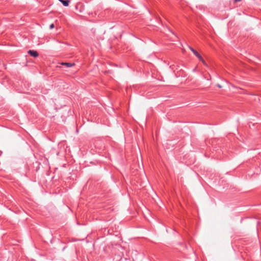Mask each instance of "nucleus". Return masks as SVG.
<instances>
[{
	"mask_svg": "<svg viewBox=\"0 0 261 261\" xmlns=\"http://www.w3.org/2000/svg\"><path fill=\"white\" fill-rule=\"evenodd\" d=\"M189 47L190 49L193 53V54L197 57V58L199 60V61L202 62V63L203 64V65L207 66V65L206 63L205 62V61L203 60L202 56L195 49H194L192 47L189 46Z\"/></svg>",
	"mask_w": 261,
	"mask_h": 261,
	"instance_id": "1",
	"label": "nucleus"
},
{
	"mask_svg": "<svg viewBox=\"0 0 261 261\" xmlns=\"http://www.w3.org/2000/svg\"><path fill=\"white\" fill-rule=\"evenodd\" d=\"M28 53L31 56L35 58L39 56V54L38 52L34 50H29Z\"/></svg>",
	"mask_w": 261,
	"mask_h": 261,
	"instance_id": "2",
	"label": "nucleus"
},
{
	"mask_svg": "<svg viewBox=\"0 0 261 261\" xmlns=\"http://www.w3.org/2000/svg\"><path fill=\"white\" fill-rule=\"evenodd\" d=\"M62 65L65 66L67 67H71L74 66V63H67V62H62L60 63Z\"/></svg>",
	"mask_w": 261,
	"mask_h": 261,
	"instance_id": "3",
	"label": "nucleus"
},
{
	"mask_svg": "<svg viewBox=\"0 0 261 261\" xmlns=\"http://www.w3.org/2000/svg\"><path fill=\"white\" fill-rule=\"evenodd\" d=\"M65 7L69 5L70 1L69 0H59Z\"/></svg>",
	"mask_w": 261,
	"mask_h": 261,
	"instance_id": "4",
	"label": "nucleus"
},
{
	"mask_svg": "<svg viewBox=\"0 0 261 261\" xmlns=\"http://www.w3.org/2000/svg\"><path fill=\"white\" fill-rule=\"evenodd\" d=\"M55 27V25L53 23H51L50 25H49V28L50 29H52L53 28H54Z\"/></svg>",
	"mask_w": 261,
	"mask_h": 261,
	"instance_id": "5",
	"label": "nucleus"
},
{
	"mask_svg": "<svg viewBox=\"0 0 261 261\" xmlns=\"http://www.w3.org/2000/svg\"><path fill=\"white\" fill-rule=\"evenodd\" d=\"M217 86L220 88H221V86L220 84H217Z\"/></svg>",
	"mask_w": 261,
	"mask_h": 261,
	"instance_id": "6",
	"label": "nucleus"
},
{
	"mask_svg": "<svg viewBox=\"0 0 261 261\" xmlns=\"http://www.w3.org/2000/svg\"><path fill=\"white\" fill-rule=\"evenodd\" d=\"M242 0H234V2H239L240 1H241Z\"/></svg>",
	"mask_w": 261,
	"mask_h": 261,
	"instance_id": "7",
	"label": "nucleus"
}]
</instances>
